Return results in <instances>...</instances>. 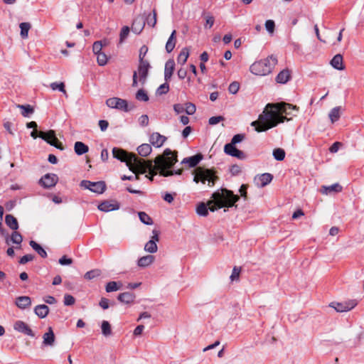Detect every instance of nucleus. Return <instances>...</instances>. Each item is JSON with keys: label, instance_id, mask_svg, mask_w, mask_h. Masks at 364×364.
<instances>
[{"label": "nucleus", "instance_id": "f257e3e1", "mask_svg": "<svg viewBox=\"0 0 364 364\" xmlns=\"http://www.w3.org/2000/svg\"><path fill=\"white\" fill-rule=\"evenodd\" d=\"M112 154L114 158L126 162L129 170L134 173L138 172L144 173L149 170L150 174H151L150 180H153V176L156 174L157 171L159 172L161 176L165 177L173 174L180 175L182 173L181 169L176 171L168 170L177 161L176 155L173 154L169 149H166L162 156H159L155 159L154 164L151 161H146L139 159L136 154H128L124 150L116 147L112 149Z\"/></svg>", "mask_w": 364, "mask_h": 364}, {"label": "nucleus", "instance_id": "f03ea898", "mask_svg": "<svg viewBox=\"0 0 364 364\" xmlns=\"http://www.w3.org/2000/svg\"><path fill=\"white\" fill-rule=\"evenodd\" d=\"M297 110L296 106L288 103L268 104L258 121H254L251 125L257 132L267 131L276 127L278 124L289 120L283 114L294 115L293 111Z\"/></svg>", "mask_w": 364, "mask_h": 364}, {"label": "nucleus", "instance_id": "7ed1b4c3", "mask_svg": "<svg viewBox=\"0 0 364 364\" xmlns=\"http://www.w3.org/2000/svg\"><path fill=\"white\" fill-rule=\"evenodd\" d=\"M213 200L200 203L196 208V213L200 216H206L208 214V210L212 212L220 209L224 206L232 207L235 203L239 200V196L234 195L230 191L225 188L218 190L212 195Z\"/></svg>", "mask_w": 364, "mask_h": 364}, {"label": "nucleus", "instance_id": "20e7f679", "mask_svg": "<svg viewBox=\"0 0 364 364\" xmlns=\"http://www.w3.org/2000/svg\"><path fill=\"white\" fill-rule=\"evenodd\" d=\"M193 181L196 183H202L205 184L208 182L209 187L214 186L215 182L218 180L215 171L211 168H207L202 166L196 167L193 171Z\"/></svg>", "mask_w": 364, "mask_h": 364}, {"label": "nucleus", "instance_id": "39448f33", "mask_svg": "<svg viewBox=\"0 0 364 364\" xmlns=\"http://www.w3.org/2000/svg\"><path fill=\"white\" fill-rule=\"evenodd\" d=\"M277 63V58L272 55L265 59L255 62L250 68V72L256 75H266L270 73Z\"/></svg>", "mask_w": 364, "mask_h": 364}, {"label": "nucleus", "instance_id": "423d86ee", "mask_svg": "<svg viewBox=\"0 0 364 364\" xmlns=\"http://www.w3.org/2000/svg\"><path fill=\"white\" fill-rule=\"evenodd\" d=\"M80 186L98 194L102 193L106 188L105 183L103 181L92 182L86 180L80 182Z\"/></svg>", "mask_w": 364, "mask_h": 364}, {"label": "nucleus", "instance_id": "0eeeda50", "mask_svg": "<svg viewBox=\"0 0 364 364\" xmlns=\"http://www.w3.org/2000/svg\"><path fill=\"white\" fill-rule=\"evenodd\" d=\"M38 136L51 146H53L60 150L64 149L62 144L58 141L53 130H49L47 132H40Z\"/></svg>", "mask_w": 364, "mask_h": 364}, {"label": "nucleus", "instance_id": "6e6552de", "mask_svg": "<svg viewBox=\"0 0 364 364\" xmlns=\"http://www.w3.org/2000/svg\"><path fill=\"white\" fill-rule=\"evenodd\" d=\"M106 105L110 108L117 109L124 112L129 110L127 101L118 97H112L107 100Z\"/></svg>", "mask_w": 364, "mask_h": 364}, {"label": "nucleus", "instance_id": "1a4fd4ad", "mask_svg": "<svg viewBox=\"0 0 364 364\" xmlns=\"http://www.w3.org/2000/svg\"><path fill=\"white\" fill-rule=\"evenodd\" d=\"M356 305L353 301L346 302H332L330 306L333 308L337 312H345L350 311Z\"/></svg>", "mask_w": 364, "mask_h": 364}, {"label": "nucleus", "instance_id": "9d476101", "mask_svg": "<svg viewBox=\"0 0 364 364\" xmlns=\"http://www.w3.org/2000/svg\"><path fill=\"white\" fill-rule=\"evenodd\" d=\"M58 178L57 175L54 173H47L43 176L39 183L44 188H49L54 186L58 182Z\"/></svg>", "mask_w": 364, "mask_h": 364}, {"label": "nucleus", "instance_id": "9b49d317", "mask_svg": "<svg viewBox=\"0 0 364 364\" xmlns=\"http://www.w3.org/2000/svg\"><path fill=\"white\" fill-rule=\"evenodd\" d=\"M150 64L148 61L139 62L138 71L136 72L139 77V82L144 85L146 80Z\"/></svg>", "mask_w": 364, "mask_h": 364}, {"label": "nucleus", "instance_id": "f8f14e48", "mask_svg": "<svg viewBox=\"0 0 364 364\" xmlns=\"http://www.w3.org/2000/svg\"><path fill=\"white\" fill-rule=\"evenodd\" d=\"M119 208V203L115 200H105L98 205V209L103 212H109Z\"/></svg>", "mask_w": 364, "mask_h": 364}, {"label": "nucleus", "instance_id": "ddd939ff", "mask_svg": "<svg viewBox=\"0 0 364 364\" xmlns=\"http://www.w3.org/2000/svg\"><path fill=\"white\" fill-rule=\"evenodd\" d=\"M224 152L238 159L243 160L246 159V154L242 151L237 149L235 146H232V145L224 146Z\"/></svg>", "mask_w": 364, "mask_h": 364}, {"label": "nucleus", "instance_id": "4468645a", "mask_svg": "<svg viewBox=\"0 0 364 364\" xmlns=\"http://www.w3.org/2000/svg\"><path fill=\"white\" fill-rule=\"evenodd\" d=\"M273 176L272 174L265 173L255 176L254 181L257 186L262 188L269 184Z\"/></svg>", "mask_w": 364, "mask_h": 364}, {"label": "nucleus", "instance_id": "2eb2a0df", "mask_svg": "<svg viewBox=\"0 0 364 364\" xmlns=\"http://www.w3.org/2000/svg\"><path fill=\"white\" fill-rule=\"evenodd\" d=\"M14 328L16 331L23 333L26 335L30 336L31 337L34 336V333L33 331L30 328V327L22 321H17L14 325Z\"/></svg>", "mask_w": 364, "mask_h": 364}, {"label": "nucleus", "instance_id": "dca6fc26", "mask_svg": "<svg viewBox=\"0 0 364 364\" xmlns=\"http://www.w3.org/2000/svg\"><path fill=\"white\" fill-rule=\"evenodd\" d=\"M175 70V62L173 59L166 61L164 68V79L166 81L171 80Z\"/></svg>", "mask_w": 364, "mask_h": 364}, {"label": "nucleus", "instance_id": "f3484780", "mask_svg": "<svg viewBox=\"0 0 364 364\" xmlns=\"http://www.w3.org/2000/svg\"><path fill=\"white\" fill-rule=\"evenodd\" d=\"M202 159L203 155L201 154H197L194 156L184 158L182 161V164H188L189 167L193 168L196 166Z\"/></svg>", "mask_w": 364, "mask_h": 364}, {"label": "nucleus", "instance_id": "a211bd4d", "mask_svg": "<svg viewBox=\"0 0 364 364\" xmlns=\"http://www.w3.org/2000/svg\"><path fill=\"white\" fill-rule=\"evenodd\" d=\"M43 344L46 346H53L55 343V334L51 327L48 328V332L43 336Z\"/></svg>", "mask_w": 364, "mask_h": 364}, {"label": "nucleus", "instance_id": "6ab92c4d", "mask_svg": "<svg viewBox=\"0 0 364 364\" xmlns=\"http://www.w3.org/2000/svg\"><path fill=\"white\" fill-rule=\"evenodd\" d=\"M165 141L166 137L158 132L153 133L149 139L150 143L156 147L161 146Z\"/></svg>", "mask_w": 364, "mask_h": 364}, {"label": "nucleus", "instance_id": "aec40b11", "mask_svg": "<svg viewBox=\"0 0 364 364\" xmlns=\"http://www.w3.org/2000/svg\"><path fill=\"white\" fill-rule=\"evenodd\" d=\"M16 305L21 309H25L31 305V299L27 296H21L16 298Z\"/></svg>", "mask_w": 364, "mask_h": 364}, {"label": "nucleus", "instance_id": "412c9836", "mask_svg": "<svg viewBox=\"0 0 364 364\" xmlns=\"http://www.w3.org/2000/svg\"><path fill=\"white\" fill-rule=\"evenodd\" d=\"M342 191V187L338 183H334L328 186H323L321 192L323 194H329L331 193H339Z\"/></svg>", "mask_w": 364, "mask_h": 364}, {"label": "nucleus", "instance_id": "4be33fe9", "mask_svg": "<svg viewBox=\"0 0 364 364\" xmlns=\"http://www.w3.org/2000/svg\"><path fill=\"white\" fill-rule=\"evenodd\" d=\"M291 78V73L288 69L282 70L276 77V81L277 83L285 84Z\"/></svg>", "mask_w": 364, "mask_h": 364}, {"label": "nucleus", "instance_id": "5701e85b", "mask_svg": "<svg viewBox=\"0 0 364 364\" xmlns=\"http://www.w3.org/2000/svg\"><path fill=\"white\" fill-rule=\"evenodd\" d=\"M154 261V256L149 255L140 257L137 261V265L139 267H146L151 265Z\"/></svg>", "mask_w": 364, "mask_h": 364}, {"label": "nucleus", "instance_id": "b1692460", "mask_svg": "<svg viewBox=\"0 0 364 364\" xmlns=\"http://www.w3.org/2000/svg\"><path fill=\"white\" fill-rule=\"evenodd\" d=\"M34 313L41 318H46L49 313V308L46 304H40L35 307Z\"/></svg>", "mask_w": 364, "mask_h": 364}, {"label": "nucleus", "instance_id": "393cba45", "mask_svg": "<svg viewBox=\"0 0 364 364\" xmlns=\"http://www.w3.org/2000/svg\"><path fill=\"white\" fill-rule=\"evenodd\" d=\"M331 65L333 68L338 70H343L344 66L343 64V57L341 54L336 55L331 60Z\"/></svg>", "mask_w": 364, "mask_h": 364}, {"label": "nucleus", "instance_id": "a878e982", "mask_svg": "<svg viewBox=\"0 0 364 364\" xmlns=\"http://www.w3.org/2000/svg\"><path fill=\"white\" fill-rule=\"evenodd\" d=\"M144 25L145 22L142 18H136L132 24V31L137 34L140 33L144 28Z\"/></svg>", "mask_w": 364, "mask_h": 364}, {"label": "nucleus", "instance_id": "bb28decb", "mask_svg": "<svg viewBox=\"0 0 364 364\" xmlns=\"http://www.w3.org/2000/svg\"><path fill=\"white\" fill-rule=\"evenodd\" d=\"M341 107L338 106V107H333L329 112L328 114V117H329V119L331 122V123H335L336 122H337L340 117H341Z\"/></svg>", "mask_w": 364, "mask_h": 364}, {"label": "nucleus", "instance_id": "cd10ccee", "mask_svg": "<svg viewBox=\"0 0 364 364\" xmlns=\"http://www.w3.org/2000/svg\"><path fill=\"white\" fill-rule=\"evenodd\" d=\"M135 296L132 292H124L118 296V300L124 304H130L134 301Z\"/></svg>", "mask_w": 364, "mask_h": 364}, {"label": "nucleus", "instance_id": "c85d7f7f", "mask_svg": "<svg viewBox=\"0 0 364 364\" xmlns=\"http://www.w3.org/2000/svg\"><path fill=\"white\" fill-rule=\"evenodd\" d=\"M176 31L174 30L171 33L166 44V50L167 53H171L175 48L176 46Z\"/></svg>", "mask_w": 364, "mask_h": 364}, {"label": "nucleus", "instance_id": "c756f323", "mask_svg": "<svg viewBox=\"0 0 364 364\" xmlns=\"http://www.w3.org/2000/svg\"><path fill=\"white\" fill-rule=\"evenodd\" d=\"M5 222L6 224L14 230H16L18 228L17 220L11 215H6Z\"/></svg>", "mask_w": 364, "mask_h": 364}, {"label": "nucleus", "instance_id": "7c9ffc66", "mask_svg": "<svg viewBox=\"0 0 364 364\" xmlns=\"http://www.w3.org/2000/svg\"><path fill=\"white\" fill-rule=\"evenodd\" d=\"M75 151L77 155H82L87 153L89 150V148L87 145L81 141H77L75 143Z\"/></svg>", "mask_w": 364, "mask_h": 364}, {"label": "nucleus", "instance_id": "2f4dec72", "mask_svg": "<svg viewBox=\"0 0 364 364\" xmlns=\"http://www.w3.org/2000/svg\"><path fill=\"white\" fill-rule=\"evenodd\" d=\"M31 247L43 258L47 257V252L46 250L37 242L33 240H31L29 242Z\"/></svg>", "mask_w": 364, "mask_h": 364}, {"label": "nucleus", "instance_id": "473e14b6", "mask_svg": "<svg viewBox=\"0 0 364 364\" xmlns=\"http://www.w3.org/2000/svg\"><path fill=\"white\" fill-rule=\"evenodd\" d=\"M189 56V50L187 48H183L177 58V62L178 64L184 65Z\"/></svg>", "mask_w": 364, "mask_h": 364}, {"label": "nucleus", "instance_id": "72a5a7b5", "mask_svg": "<svg viewBox=\"0 0 364 364\" xmlns=\"http://www.w3.org/2000/svg\"><path fill=\"white\" fill-rule=\"evenodd\" d=\"M137 151L139 154L141 156H147L151 152L152 149L151 145L148 144H143L137 148Z\"/></svg>", "mask_w": 364, "mask_h": 364}, {"label": "nucleus", "instance_id": "f704fd0d", "mask_svg": "<svg viewBox=\"0 0 364 364\" xmlns=\"http://www.w3.org/2000/svg\"><path fill=\"white\" fill-rule=\"evenodd\" d=\"M145 23L151 27H154L156 23V13L155 11L153 13L149 14L145 20H144Z\"/></svg>", "mask_w": 364, "mask_h": 364}, {"label": "nucleus", "instance_id": "c9c22d12", "mask_svg": "<svg viewBox=\"0 0 364 364\" xmlns=\"http://www.w3.org/2000/svg\"><path fill=\"white\" fill-rule=\"evenodd\" d=\"M21 28V36L22 38H27L28 36V31L31 28V24L27 22L21 23L19 25Z\"/></svg>", "mask_w": 364, "mask_h": 364}, {"label": "nucleus", "instance_id": "e433bc0d", "mask_svg": "<svg viewBox=\"0 0 364 364\" xmlns=\"http://www.w3.org/2000/svg\"><path fill=\"white\" fill-rule=\"evenodd\" d=\"M144 250L149 253H155L158 250L156 243L154 240H149L144 245Z\"/></svg>", "mask_w": 364, "mask_h": 364}, {"label": "nucleus", "instance_id": "4c0bfd02", "mask_svg": "<svg viewBox=\"0 0 364 364\" xmlns=\"http://www.w3.org/2000/svg\"><path fill=\"white\" fill-rule=\"evenodd\" d=\"M101 274V271L98 269L90 270L85 274V279L91 280L98 277Z\"/></svg>", "mask_w": 364, "mask_h": 364}, {"label": "nucleus", "instance_id": "58836bf2", "mask_svg": "<svg viewBox=\"0 0 364 364\" xmlns=\"http://www.w3.org/2000/svg\"><path fill=\"white\" fill-rule=\"evenodd\" d=\"M102 333L105 336H109L112 334V329L109 323L107 321H103L102 323Z\"/></svg>", "mask_w": 364, "mask_h": 364}, {"label": "nucleus", "instance_id": "ea45409f", "mask_svg": "<svg viewBox=\"0 0 364 364\" xmlns=\"http://www.w3.org/2000/svg\"><path fill=\"white\" fill-rule=\"evenodd\" d=\"M245 139V135L242 134H235L231 139L230 143L226 144L225 146H235V144L241 142Z\"/></svg>", "mask_w": 364, "mask_h": 364}, {"label": "nucleus", "instance_id": "a19ab883", "mask_svg": "<svg viewBox=\"0 0 364 364\" xmlns=\"http://www.w3.org/2000/svg\"><path fill=\"white\" fill-rule=\"evenodd\" d=\"M273 156L277 161H282L285 157V151L281 148H277L273 151Z\"/></svg>", "mask_w": 364, "mask_h": 364}, {"label": "nucleus", "instance_id": "79ce46f5", "mask_svg": "<svg viewBox=\"0 0 364 364\" xmlns=\"http://www.w3.org/2000/svg\"><path fill=\"white\" fill-rule=\"evenodd\" d=\"M17 107L19 109H22L21 114L23 117H27L28 114H32L33 112V107L29 105H18Z\"/></svg>", "mask_w": 364, "mask_h": 364}, {"label": "nucleus", "instance_id": "37998d69", "mask_svg": "<svg viewBox=\"0 0 364 364\" xmlns=\"http://www.w3.org/2000/svg\"><path fill=\"white\" fill-rule=\"evenodd\" d=\"M139 218L141 222L146 225H151L153 223L152 219L144 212H139Z\"/></svg>", "mask_w": 364, "mask_h": 364}, {"label": "nucleus", "instance_id": "c03bdc74", "mask_svg": "<svg viewBox=\"0 0 364 364\" xmlns=\"http://www.w3.org/2000/svg\"><path fill=\"white\" fill-rule=\"evenodd\" d=\"M136 99L139 101L147 102L149 100V96L145 90L140 89L136 94Z\"/></svg>", "mask_w": 364, "mask_h": 364}, {"label": "nucleus", "instance_id": "a18cd8bd", "mask_svg": "<svg viewBox=\"0 0 364 364\" xmlns=\"http://www.w3.org/2000/svg\"><path fill=\"white\" fill-rule=\"evenodd\" d=\"M120 289V286L116 282H109L106 285V291L112 292L117 291Z\"/></svg>", "mask_w": 364, "mask_h": 364}, {"label": "nucleus", "instance_id": "49530a36", "mask_svg": "<svg viewBox=\"0 0 364 364\" xmlns=\"http://www.w3.org/2000/svg\"><path fill=\"white\" fill-rule=\"evenodd\" d=\"M185 112L188 115L193 114L196 111V105L191 102H186L184 104Z\"/></svg>", "mask_w": 364, "mask_h": 364}, {"label": "nucleus", "instance_id": "de8ad7c7", "mask_svg": "<svg viewBox=\"0 0 364 364\" xmlns=\"http://www.w3.org/2000/svg\"><path fill=\"white\" fill-rule=\"evenodd\" d=\"M97 61L99 65L103 66L106 65L107 62V55L104 53H100L97 54Z\"/></svg>", "mask_w": 364, "mask_h": 364}, {"label": "nucleus", "instance_id": "09e8293b", "mask_svg": "<svg viewBox=\"0 0 364 364\" xmlns=\"http://www.w3.org/2000/svg\"><path fill=\"white\" fill-rule=\"evenodd\" d=\"M129 33V28L128 26L122 27L119 34V42L122 43L128 36Z\"/></svg>", "mask_w": 364, "mask_h": 364}, {"label": "nucleus", "instance_id": "8fccbe9b", "mask_svg": "<svg viewBox=\"0 0 364 364\" xmlns=\"http://www.w3.org/2000/svg\"><path fill=\"white\" fill-rule=\"evenodd\" d=\"M50 87L53 90H58L59 91L63 92L64 94H66V91L65 90V85L63 82H53L50 84Z\"/></svg>", "mask_w": 364, "mask_h": 364}, {"label": "nucleus", "instance_id": "3c124183", "mask_svg": "<svg viewBox=\"0 0 364 364\" xmlns=\"http://www.w3.org/2000/svg\"><path fill=\"white\" fill-rule=\"evenodd\" d=\"M11 239L14 243L17 245H20L23 240L21 235L16 231L12 233Z\"/></svg>", "mask_w": 364, "mask_h": 364}, {"label": "nucleus", "instance_id": "603ef678", "mask_svg": "<svg viewBox=\"0 0 364 364\" xmlns=\"http://www.w3.org/2000/svg\"><path fill=\"white\" fill-rule=\"evenodd\" d=\"M168 91H169V85L168 83L165 82V83L161 85L158 87V89L156 90V93L158 95H161L167 93Z\"/></svg>", "mask_w": 364, "mask_h": 364}, {"label": "nucleus", "instance_id": "864d4df0", "mask_svg": "<svg viewBox=\"0 0 364 364\" xmlns=\"http://www.w3.org/2000/svg\"><path fill=\"white\" fill-rule=\"evenodd\" d=\"M63 302L65 306H71L75 304V299L70 294H65Z\"/></svg>", "mask_w": 364, "mask_h": 364}, {"label": "nucleus", "instance_id": "5fc2aeb1", "mask_svg": "<svg viewBox=\"0 0 364 364\" xmlns=\"http://www.w3.org/2000/svg\"><path fill=\"white\" fill-rule=\"evenodd\" d=\"M265 28L269 33H272L274 31L275 23L273 20H267L265 22Z\"/></svg>", "mask_w": 364, "mask_h": 364}, {"label": "nucleus", "instance_id": "6e6d98bb", "mask_svg": "<svg viewBox=\"0 0 364 364\" xmlns=\"http://www.w3.org/2000/svg\"><path fill=\"white\" fill-rule=\"evenodd\" d=\"M148 52V47L146 46H142L139 50V62H146L144 58Z\"/></svg>", "mask_w": 364, "mask_h": 364}, {"label": "nucleus", "instance_id": "4d7b16f0", "mask_svg": "<svg viewBox=\"0 0 364 364\" xmlns=\"http://www.w3.org/2000/svg\"><path fill=\"white\" fill-rule=\"evenodd\" d=\"M240 88V85L237 82H232L228 87V91L231 94H236Z\"/></svg>", "mask_w": 364, "mask_h": 364}, {"label": "nucleus", "instance_id": "13d9d810", "mask_svg": "<svg viewBox=\"0 0 364 364\" xmlns=\"http://www.w3.org/2000/svg\"><path fill=\"white\" fill-rule=\"evenodd\" d=\"M102 48V44L101 41H96L93 43L92 50L95 55L101 53Z\"/></svg>", "mask_w": 364, "mask_h": 364}, {"label": "nucleus", "instance_id": "bf43d9fd", "mask_svg": "<svg viewBox=\"0 0 364 364\" xmlns=\"http://www.w3.org/2000/svg\"><path fill=\"white\" fill-rule=\"evenodd\" d=\"M224 118L222 116L212 117L209 119L208 122L210 125H215L219 122L223 121Z\"/></svg>", "mask_w": 364, "mask_h": 364}, {"label": "nucleus", "instance_id": "052dcab7", "mask_svg": "<svg viewBox=\"0 0 364 364\" xmlns=\"http://www.w3.org/2000/svg\"><path fill=\"white\" fill-rule=\"evenodd\" d=\"M139 123L142 127H146L149 124V117L146 114H143L139 118Z\"/></svg>", "mask_w": 364, "mask_h": 364}, {"label": "nucleus", "instance_id": "680f3d73", "mask_svg": "<svg viewBox=\"0 0 364 364\" xmlns=\"http://www.w3.org/2000/svg\"><path fill=\"white\" fill-rule=\"evenodd\" d=\"M59 263L61 265H70L73 263V259L68 258L66 256H63L61 258H60Z\"/></svg>", "mask_w": 364, "mask_h": 364}, {"label": "nucleus", "instance_id": "e2e57ef3", "mask_svg": "<svg viewBox=\"0 0 364 364\" xmlns=\"http://www.w3.org/2000/svg\"><path fill=\"white\" fill-rule=\"evenodd\" d=\"M34 258V256L33 255H26L23 256L19 262L22 264L27 263L28 262L32 261Z\"/></svg>", "mask_w": 364, "mask_h": 364}, {"label": "nucleus", "instance_id": "0e129e2a", "mask_svg": "<svg viewBox=\"0 0 364 364\" xmlns=\"http://www.w3.org/2000/svg\"><path fill=\"white\" fill-rule=\"evenodd\" d=\"M173 110L176 114H180L185 112V106L182 104H175L173 105Z\"/></svg>", "mask_w": 364, "mask_h": 364}, {"label": "nucleus", "instance_id": "69168bd1", "mask_svg": "<svg viewBox=\"0 0 364 364\" xmlns=\"http://www.w3.org/2000/svg\"><path fill=\"white\" fill-rule=\"evenodd\" d=\"M341 145H342V144H341V142H338V141L334 142V143L331 146V147L329 148V151H330V152H331V153H336V152L338 151V149H339V148H340V146H341Z\"/></svg>", "mask_w": 364, "mask_h": 364}, {"label": "nucleus", "instance_id": "338daca9", "mask_svg": "<svg viewBox=\"0 0 364 364\" xmlns=\"http://www.w3.org/2000/svg\"><path fill=\"white\" fill-rule=\"evenodd\" d=\"M240 270L237 267H235L232 269V274L230 275V279L233 281L235 279L239 277Z\"/></svg>", "mask_w": 364, "mask_h": 364}, {"label": "nucleus", "instance_id": "774afa93", "mask_svg": "<svg viewBox=\"0 0 364 364\" xmlns=\"http://www.w3.org/2000/svg\"><path fill=\"white\" fill-rule=\"evenodd\" d=\"M241 172V168L237 165H233L230 168V173L233 176L238 175Z\"/></svg>", "mask_w": 364, "mask_h": 364}]
</instances>
